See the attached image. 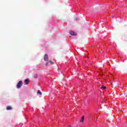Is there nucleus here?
Listing matches in <instances>:
<instances>
[{"label":"nucleus","mask_w":127,"mask_h":127,"mask_svg":"<svg viewBox=\"0 0 127 127\" xmlns=\"http://www.w3.org/2000/svg\"><path fill=\"white\" fill-rule=\"evenodd\" d=\"M22 85H23V82H22V81L20 80L17 83L16 88L17 89H20V88L21 87V86H22Z\"/></svg>","instance_id":"nucleus-1"},{"label":"nucleus","mask_w":127,"mask_h":127,"mask_svg":"<svg viewBox=\"0 0 127 127\" xmlns=\"http://www.w3.org/2000/svg\"><path fill=\"white\" fill-rule=\"evenodd\" d=\"M69 34L73 36H76V35H77V33L73 31H69Z\"/></svg>","instance_id":"nucleus-2"},{"label":"nucleus","mask_w":127,"mask_h":127,"mask_svg":"<svg viewBox=\"0 0 127 127\" xmlns=\"http://www.w3.org/2000/svg\"><path fill=\"white\" fill-rule=\"evenodd\" d=\"M44 59L45 60V61H48L49 59H48V55L47 54H45Z\"/></svg>","instance_id":"nucleus-3"},{"label":"nucleus","mask_w":127,"mask_h":127,"mask_svg":"<svg viewBox=\"0 0 127 127\" xmlns=\"http://www.w3.org/2000/svg\"><path fill=\"white\" fill-rule=\"evenodd\" d=\"M25 83L26 85H28L29 84V79L27 78L25 80Z\"/></svg>","instance_id":"nucleus-4"},{"label":"nucleus","mask_w":127,"mask_h":127,"mask_svg":"<svg viewBox=\"0 0 127 127\" xmlns=\"http://www.w3.org/2000/svg\"><path fill=\"white\" fill-rule=\"evenodd\" d=\"M84 119H85V117L83 116L80 119V123H83V122H84Z\"/></svg>","instance_id":"nucleus-5"},{"label":"nucleus","mask_w":127,"mask_h":127,"mask_svg":"<svg viewBox=\"0 0 127 127\" xmlns=\"http://www.w3.org/2000/svg\"><path fill=\"white\" fill-rule=\"evenodd\" d=\"M12 108L11 107V106H8L6 107V110L7 111L9 110H12Z\"/></svg>","instance_id":"nucleus-6"},{"label":"nucleus","mask_w":127,"mask_h":127,"mask_svg":"<svg viewBox=\"0 0 127 127\" xmlns=\"http://www.w3.org/2000/svg\"><path fill=\"white\" fill-rule=\"evenodd\" d=\"M100 88L102 89H103L104 90H105V89H107V87L106 86H102L100 87Z\"/></svg>","instance_id":"nucleus-7"},{"label":"nucleus","mask_w":127,"mask_h":127,"mask_svg":"<svg viewBox=\"0 0 127 127\" xmlns=\"http://www.w3.org/2000/svg\"><path fill=\"white\" fill-rule=\"evenodd\" d=\"M37 93L39 94V95H42V93L40 90L38 91Z\"/></svg>","instance_id":"nucleus-8"},{"label":"nucleus","mask_w":127,"mask_h":127,"mask_svg":"<svg viewBox=\"0 0 127 127\" xmlns=\"http://www.w3.org/2000/svg\"><path fill=\"white\" fill-rule=\"evenodd\" d=\"M49 62L50 63H51V64H54V63L52 62V61H50Z\"/></svg>","instance_id":"nucleus-9"},{"label":"nucleus","mask_w":127,"mask_h":127,"mask_svg":"<svg viewBox=\"0 0 127 127\" xmlns=\"http://www.w3.org/2000/svg\"><path fill=\"white\" fill-rule=\"evenodd\" d=\"M46 66H48V63H46Z\"/></svg>","instance_id":"nucleus-10"},{"label":"nucleus","mask_w":127,"mask_h":127,"mask_svg":"<svg viewBox=\"0 0 127 127\" xmlns=\"http://www.w3.org/2000/svg\"><path fill=\"white\" fill-rule=\"evenodd\" d=\"M74 19H75V20H77V18H75Z\"/></svg>","instance_id":"nucleus-11"},{"label":"nucleus","mask_w":127,"mask_h":127,"mask_svg":"<svg viewBox=\"0 0 127 127\" xmlns=\"http://www.w3.org/2000/svg\"><path fill=\"white\" fill-rule=\"evenodd\" d=\"M68 127H72L71 125H69Z\"/></svg>","instance_id":"nucleus-12"},{"label":"nucleus","mask_w":127,"mask_h":127,"mask_svg":"<svg viewBox=\"0 0 127 127\" xmlns=\"http://www.w3.org/2000/svg\"><path fill=\"white\" fill-rule=\"evenodd\" d=\"M36 78H37V77L36 76Z\"/></svg>","instance_id":"nucleus-13"}]
</instances>
